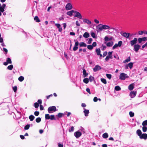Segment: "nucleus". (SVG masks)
<instances>
[{"mask_svg": "<svg viewBox=\"0 0 147 147\" xmlns=\"http://www.w3.org/2000/svg\"><path fill=\"white\" fill-rule=\"evenodd\" d=\"M131 59L130 57H128L127 59L124 60L123 63H126L130 61Z\"/></svg>", "mask_w": 147, "mask_h": 147, "instance_id": "nucleus-25", "label": "nucleus"}, {"mask_svg": "<svg viewBox=\"0 0 147 147\" xmlns=\"http://www.w3.org/2000/svg\"><path fill=\"white\" fill-rule=\"evenodd\" d=\"M113 44V41H111L108 42L107 43L106 45L108 47H111Z\"/></svg>", "mask_w": 147, "mask_h": 147, "instance_id": "nucleus-23", "label": "nucleus"}, {"mask_svg": "<svg viewBox=\"0 0 147 147\" xmlns=\"http://www.w3.org/2000/svg\"><path fill=\"white\" fill-rule=\"evenodd\" d=\"M34 118V116L32 115H31L29 117V119L30 120V121H33Z\"/></svg>", "mask_w": 147, "mask_h": 147, "instance_id": "nucleus-28", "label": "nucleus"}, {"mask_svg": "<svg viewBox=\"0 0 147 147\" xmlns=\"http://www.w3.org/2000/svg\"><path fill=\"white\" fill-rule=\"evenodd\" d=\"M147 129V127H146L143 126L142 127L143 131L144 132H145L146 131Z\"/></svg>", "mask_w": 147, "mask_h": 147, "instance_id": "nucleus-49", "label": "nucleus"}, {"mask_svg": "<svg viewBox=\"0 0 147 147\" xmlns=\"http://www.w3.org/2000/svg\"><path fill=\"white\" fill-rule=\"evenodd\" d=\"M96 52L98 55H99L100 54V50L99 48L96 49Z\"/></svg>", "mask_w": 147, "mask_h": 147, "instance_id": "nucleus-34", "label": "nucleus"}, {"mask_svg": "<svg viewBox=\"0 0 147 147\" xmlns=\"http://www.w3.org/2000/svg\"><path fill=\"white\" fill-rule=\"evenodd\" d=\"M74 41L75 42V44L74 45L76 46H78L79 45L78 41L76 40H74Z\"/></svg>", "mask_w": 147, "mask_h": 147, "instance_id": "nucleus-43", "label": "nucleus"}, {"mask_svg": "<svg viewBox=\"0 0 147 147\" xmlns=\"http://www.w3.org/2000/svg\"><path fill=\"white\" fill-rule=\"evenodd\" d=\"M123 44V42L122 41H119L118 43H116L113 47L112 49L113 50L115 49L116 48L118 47H121Z\"/></svg>", "mask_w": 147, "mask_h": 147, "instance_id": "nucleus-4", "label": "nucleus"}, {"mask_svg": "<svg viewBox=\"0 0 147 147\" xmlns=\"http://www.w3.org/2000/svg\"><path fill=\"white\" fill-rule=\"evenodd\" d=\"M86 90L87 91V92H88V93H89L90 94H91L90 90L89 88H86Z\"/></svg>", "mask_w": 147, "mask_h": 147, "instance_id": "nucleus-61", "label": "nucleus"}, {"mask_svg": "<svg viewBox=\"0 0 147 147\" xmlns=\"http://www.w3.org/2000/svg\"><path fill=\"white\" fill-rule=\"evenodd\" d=\"M140 47V46L138 44H136L134 45V50L136 52L138 51Z\"/></svg>", "mask_w": 147, "mask_h": 147, "instance_id": "nucleus-7", "label": "nucleus"}, {"mask_svg": "<svg viewBox=\"0 0 147 147\" xmlns=\"http://www.w3.org/2000/svg\"><path fill=\"white\" fill-rule=\"evenodd\" d=\"M39 104L37 102H36L34 104V107L35 108H38L39 107Z\"/></svg>", "mask_w": 147, "mask_h": 147, "instance_id": "nucleus-46", "label": "nucleus"}, {"mask_svg": "<svg viewBox=\"0 0 147 147\" xmlns=\"http://www.w3.org/2000/svg\"><path fill=\"white\" fill-rule=\"evenodd\" d=\"M101 69V67L99 65H97L93 68V71L95 72L100 70Z\"/></svg>", "mask_w": 147, "mask_h": 147, "instance_id": "nucleus-9", "label": "nucleus"}, {"mask_svg": "<svg viewBox=\"0 0 147 147\" xmlns=\"http://www.w3.org/2000/svg\"><path fill=\"white\" fill-rule=\"evenodd\" d=\"M75 13H76V15L75 16V17L79 18L80 19L82 18V16L80 13L76 11H75Z\"/></svg>", "mask_w": 147, "mask_h": 147, "instance_id": "nucleus-12", "label": "nucleus"}, {"mask_svg": "<svg viewBox=\"0 0 147 147\" xmlns=\"http://www.w3.org/2000/svg\"><path fill=\"white\" fill-rule=\"evenodd\" d=\"M115 89L116 91H118L120 90L121 89V88L119 86H115Z\"/></svg>", "mask_w": 147, "mask_h": 147, "instance_id": "nucleus-35", "label": "nucleus"}, {"mask_svg": "<svg viewBox=\"0 0 147 147\" xmlns=\"http://www.w3.org/2000/svg\"><path fill=\"white\" fill-rule=\"evenodd\" d=\"M83 21L84 22L87 24L88 25H90L91 24V22L90 21L87 19H84Z\"/></svg>", "mask_w": 147, "mask_h": 147, "instance_id": "nucleus-17", "label": "nucleus"}, {"mask_svg": "<svg viewBox=\"0 0 147 147\" xmlns=\"http://www.w3.org/2000/svg\"><path fill=\"white\" fill-rule=\"evenodd\" d=\"M96 28L97 31L98 32L101 31L103 29H109L115 30V29L114 28L112 27L110 28L109 26L106 25H102L101 24H99L96 26Z\"/></svg>", "mask_w": 147, "mask_h": 147, "instance_id": "nucleus-1", "label": "nucleus"}, {"mask_svg": "<svg viewBox=\"0 0 147 147\" xmlns=\"http://www.w3.org/2000/svg\"><path fill=\"white\" fill-rule=\"evenodd\" d=\"M82 134V133L79 131H76L74 133V135L77 138H79L81 136Z\"/></svg>", "mask_w": 147, "mask_h": 147, "instance_id": "nucleus-5", "label": "nucleus"}, {"mask_svg": "<svg viewBox=\"0 0 147 147\" xmlns=\"http://www.w3.org/2000/svg\"><path fill=\"white\" fill-rule=\"evenodd\" d=\"M50 115L49 114H46L45 115V119L46 120L50 119Z\"/></svg>", "mask_w": 147, "mask_h": 147, "instance_id": "nucleus-30", "label": "nucleus"}, {"mask_svg": "<svg viewBox=\"0 0 147 147\" xmlns=\"http://www.w3.org/2000/svg\"><path fill=\"white\" fill-rule=\"evenodd\" d=\"M113 58L112 55H108L105 58V62H107L109 59H112Z\"/></svg>", "mask_w": 147, "mask_h": 147, "instance_id": "nucleus-18", "label": "nucleus"}, {"mask_svg": "<svg viewBox=\"0 0 147 147\" xmlns=\"http://www.w3.org/2000/svg\"><path fill=\"white\" fill-rule=\"evenodd\" d=\"M24 79V77L22 76H20L18 79V80L20 82H22L23 81Z\"/></svg>", "mask_w": 147, "mask_h": 147, "instance_id": "nucleus-36", "label": "nucleus"}, {"mask_svg": "<svg viewBox=\"0 0 147 147\" xmlns=\"http://www.w3.org/2000/svg\"><path fill=\"white\" fill-rule=\"evenodd\" d=\"M50 119L51 120H55L56 119L55 117V115H50Z\"/></svg>", "mask_w": 147, "mask_h": 147, "instance_id": "nucleus-42", "label": "nucleus"}, {"mask_svg": "<svg viewBox=\"0 0 147 147\" xmlns=\"http://www.w3.org/2000/svg\"><path fill=\"white\" fill-rule=\"evenodd\" d=\"M72 6L71 3H67L65 6V9L67 10H69L71 9Z\"/></svg>", "mask_w": 147, "mask_h": 147, "instance_id": "nucleus-11", "label": "nucleus"}, {"mask_svg": "<svg viewBox=\"0 0 147 147\" xmlns=\"http://www.w3.org/2000/svg\"><path fill=\"white\" fill-rule=\"evenodd\" d=\"M30 127V124H28L25 125L24 127V129L25 130H28V129Z\"/></svg>", "mask_w": 147, "mask_h": 147, "instance_id": "nucleus-41", "label": "nucleus"}, {"mask_svg": "<svg viewBox=\"0 0 147 147\" xmlns=\"http://www.w3.org/2000/svg\"><path fill=\"white\" fill-rule=\"evenodd\" d=\"M41 121L40 118L38 117L36 119V121L37 123H39Z\"/></svg>", "mask_w": 147, "mask_h": 147, "instance_id": "nucleus-45", "label": "nucleus"}, {"mask_svg": "<svg viewBox=\"0 0 147 147\" xmlns=\"http://www.w3.org/2000/svg\"><path fill=\"white\" fill-rule=\"evenodd\" d=\"M84 111L83 112L84 113L85 116L86 117L88 116V114L89 113V110H88L84 108Z\"/></svg>", "mask_w": 147, "mask_h": 147, "instance_id": "nucleus-16", "label": "nucleus"}, {"mask_svg": "<svg viewBox=\"0 0 147 147\" xmlns=\"http://www.w3.org/2000/svg\"><path fill=\"white\" fill-rule=\"evenodd\" d=\"M83 36L85 38H87L90 36L89 34L87 32H85L83 35Z\"/></svg>", "mask_w": 147, "mask_h": 147, "instance_id": "nucleus-20", "label": "nucleus"}, {"mask_svg": "<svg viewBox=\"0 0 147 147\" xmlns=\"http://www.w3.org/2000/svg\"><path fill=\"white\" fill-rule=\"evenodd\" d=\"M133 34H130L129 33H126L125 32H124L122 34V36L127 38H128L129 36H133Z\"/></svg>", "mask_w": 147, "mask_h": 147, "instance_id": "nucleus-8", "label": "nucleus"}, {"mask_svg": "<svg viewBox=\"0 0 147 147\" xmlns=\"http://www.w3.org/2000/svg\"><path fill=\"white\" fill-rule=\"evenodd\" d=\"M136 133L137 135L139 136L142 134L141 131L139 129L137 130Z\"/></svg>", "mask_w": 147, "mask_h": 147, "instance_id": "nucleus-29", "label": "nucleus"}, {"mask_svg": "<svg viewBox=\"0 0 147 147\" xmlns=\"http://www.w3.org/2000/svg\"><path fill=\"white\" fill-rule=\"evenodd\" d=\"M87 48L89 50H92L93 48V46L92 45H88L87 46Z\"/></svg>", "mask_w": 147, "mask_h": 147, "instance_id": "nucleus-48", "label": "nucleus"}, {"mask_svg": "<svg viewBox=\"0 0 147 147\" xmlns=\"http://www.w3.org/2000/svg\"><path fill=\"white\" fill-rule=\"evenodd\" d=\"M56 107L55 106L49 107L48 109V111L49 113H51L56 111Z\"/></svg>", "mask_w": 147, "mask_h": 147, "instance_id": "nucleus-2", "label": "nucleus"}, {"mask_svg": "<svg viewBox=\"0 0 147 147\" xmlns=\"http://www.w3.org/2000/svg\"><path fill=\"white\" fill-rule=\"evenodd\" d=\"M91 36L93 38H95V34L93 32H91Z\"/></svg>", "mask_w": 147, "mask_h": 147, "instance_id": "nucleus-54", "label": "nucleus"}, {"mask_svg": "<svg viewBox=\"0 0 147 147\" xmlns=\"http://www.w3.org/2000/svg\"><path fill=\"white\" fill-rule=\"evenodd\" d=\"M142 125L143 126L147 125V120L144 121L142 123Z\"/></svg>", "mask_w": 147, "mask_h": 147, "instance_id": "nucleus-40", "label": "nucleus"}, {"mask_svg": "<svg viewBox=\"0 0 147 147\" xmlns=\"http://www.w3.org/2000/svg\"><path fill=\"white\" fill-rule=\"evenodd\" d=\"M11 63L12 61L11 59L8 57L7 58L6 62H4L3 64L5 65H7L8 63L11 64Z\"/></svg>", "mask_w": 147, "mask_h": 147, "instance_id": "nucleus-10", "label": "nucleus"}, {"mask_svg": "<svg viewBox=\"0 0 147 147\" xmlns=\"http://www.w3.org/2000/svg\"><path fill=\"white\" fill-rule=\"evenodd\" d=\"M13 90L14 92H16L17 90V87L16 86H14L13 87Z\"/></svg>", "mask_w": 147, "mask_h": 147, "instance_id": "nucleus-57", "label": "nucleus"}, {"mask_svg": "<svg viewBox=\"0 0 147 147\" xmlns=\"http://www.w3.org/2000/svg\"><path fill=\"white\" fill-rule=\"evenodd\" d=\"M94 77L90 76L89 78V80L90 82H92L93 81V80H94Z\"/></svg>", "mask_w": 147, "mask_h": 147, "instance_id": "nucleus-44", "label": "nucleus"}, {"mask_svg": "<svg viewBox=\"0 0 147 147\" xmlns=\"http://www.w3.org/2000/svg\"><path fill=\"white\" fill-rule=\"evenodd\" d=\"M138 42L139 43H141L142 42V41H143L142 38H138Z\"/></svg>", "mask_w": 147, "mask_h": 147, "instance_id": "nucleus-60", "label": "nucleus"}, {"mask_svg": "<svg viewBox=\"0 0 147 147\" xmlns=\"http://www.w3.org/2000/svg\"><path fill=\"white\" fill-rule=\"evenodd\" d=\"M109 38L107 36H106L104 38V40L106 41L107 42L109 41Z\"/></svg>", "mask_w": 147, "mask_h": 147, "instance_id": "nucleus-53", "label": "nucleus"}, {"mask_svg": "<svg viewBox=\"0 0 147 147\" xmlns=\"http://www.w3.org/2000/svg\"><path fill=\"white\" fill-rule=\"evenodd\" d=\"M129 115L130 117H132L134 116V113L132 111H130L129 112Z\"/></svg>", "mask_w": 147, "mask_h": 147, "instance_id": "nucleus-47", "label": "nucleus"}, {"mask_svg": "<svg viewBox=\"0 0 147 147\" xmlns=\"http://www.w3.org/2000/svg\"><path fill=\"white\" fill-rule=\"evenodd\" d=\"M83 82L86 84H87L89 82V79L88 78H85L83 80Z\"/></svg>", "mask_w": 147, "mask_h": 147, "instance_id": "nucleus-38", "label": "nucleus"}, {"mask_svg": "<svg viewBox=\"0 0 147 147\" xmlns=\"http://www.w3.org/2000/svg\"><path fill=\"white\" fill-rule=\"evenodd\" d=\"M134 83L131 84H130L129 85L128 87V89L130 90H132L134 88Z\"/></svg>", "mask_w": 147, "mask_h": 147, "instance_id": "nucleus-19", "label": "nucleus"}, {"mask_svg": "<svg viewBox=\"0 0 147 147\" xmlns=\"http://www.w3.org/2000/svg\"><path fill=\"white\" fill-rule=\"evenodd\" d=\"M3 51L4 52V54H6L7 53L8 51L7 49L3 48Z\"/></svg>", "mask_w": 147, "mask_h": 147, "instance_id": "nucleus-51", "label": "nucleus"}, {"mask_svg": "<svg viewBox=\"0 0 147 147\" xmlns=\"http://www.w3.org/2000/svg\"><path fill=\"white\" fill-rule=\"evenodd\" d=\"M127 65H128V67H129V68L131 69L132 68L133 66V63L132 62H130Z\"/></svg>", "mask_w": 147, "mask_h": 147, "instance_id": "nucleus-32", "label": "nucleus"}, {"mask_svg": "<svg viewBox=\"0 0 147 147\" xmlns=\"http://www.w3.org/2000/svg\"><path fill=\"white\" fill-rule=\"evenodd\" d=\"M75 11L74 10H72L69 11H68L67 14V15L71 16L72 15V14L73 13H75Z\"/></svg>", "mask_w": 147, "mask_h": 147, "instance_id": "nucleus-21", "label": "nucleus"}, {"mask_svg": "<svg viewBox=\"0 0 147 147\" xmlns=\"http://www.w3.org/2000/svg\"><path fill=\"white\" fill-rule=\"evenodd\" d=\"M55 25L58 28L59 31L61 32L62 30V29L61 27V25L59 24H55Z\"/></svg>", "mask_w": 147, "mask_h": 147, "instance_id": "nucleus-15", "label": "nucleus"}, {"mask_svg": "<svg viewBox=\"0 0 147 147\" xmlns=\"http://www.w3.org/2000/svg\"><path fill=\"white\" fill-rule=\"evenodd\" d=\"M79 46L80 47H86V44L83 42H80L79 43Z\"/></svg>", "mask_w": 147, "mask_h": 147, "instance_id": "nucleus-22", "label": "nucleus"}, {"mask_svg": "<svg viewBox=\"0 0 147 147\" xmlns=\"http://www.w3.org/2000/svg\"><path fill=\"white\" fill-rule=\"evenodd\" d=\"M4 8L2 7L1 6L0 7V11L2 12H3L4 11Z\"/></svg>", "mask_w": 147, "mask_h": 147, "instance_id": "nucleus-62", "label": "nucleus"}, {"mask_svg": "<svg viewBox=\"0 0 147 147\" xmlns=\"http://www.w3.org/2000/svg\"><path fill=\"white\" fill-rule=\"evenodd\" d=\"M39 105H41L42 103V100L41 99H38L37 101Z\"/></svg>", "mask_w": 147, "mask_h": 147, "instance_id": "nucleus-64", "label": "nucleus"}, {"mask_svg": "<svg viewBox=\"0 0 147 147\" xmlns=\"http://www.w3.org/2000/svg\"><path fill=\"white\" fill-rule=\"evenodd\" d=\"M146 31L145 30L140 31L138 32V34L140 35H142L143 33L146 34Z\"/></svg>", "mask_w": 147, "mask_h": 147, "instance_id": "nucleus-33", "label": "nucleus"}, {"mask_svg": "<svg viewBox=\"0 0 147 147\" xmlns=\"http://www.w3.org/2000/svg\"><path fill=\"white\" fill-rule=\"evenodd\" d=\"M100 80L104 84H107V81L105 79L101 78L100 79Z\"/></svg>", "mask_w": 147, "mask_h": 147, "instance_id": "nucleus-37", "label": "nucleus"}, {"mask_svg": "<svg viewBox=\"0 0 147 147\" xmlns=\"http://www.w3.org/2000/svg\"><path fill=\"white\" fill-rule=\"evenodd\" d=\"M92 40V39L91 38H90L88 39V44H90Z\"/></svg>", "mask_w": 147, "mask_h": 147, "instance_id": "nucleus-52", "label": "nucleus"}, {"mask_svg": "<svg viewBox=\"0 0 147 147\" xmlns=\"http://www.w3.org/2000/svg\"><path fill=\"white\" fill-rule=\"evenodd\" d=\"M83 76L85 78L86 77L88 76V73H87L86 70L85 69H83Z\"/></svg>", "mask_w": 147, "mask_h": 147, "instance_id": "nucleus-24", "label": "nucleus"}, {"mask_svg": "<svg viewBox=\"0 0 147 147\" xmlns=\"http://www.w3.org/2000/svg\"><path fill=\"white\" fill-rule=\"evenodd\" d=\"M140 139L146 140L147 139V134L145 133L142 134L140 136Z\"/></svg>", "mask_w": 147, "mask_h": 147, "instance_id": "nucleus-6", "label": "nucleus"}, {"mask_svg": "<svg viewBox=\"0 0 147 147\" xmlns=\"http://www.w3.org/2000/svg\"><path fill=\"white\" fill-rule=\"evenodd\" d=\"M107 51H105L103 53L102 55V56L103 57H104L106 56L107 55Z\"/></svg>", "mask_w": 147, "mask_h": 147, "instance_id": "nucleus-56", "label": "nucleus"}, {"mask_svg": "<svg viewBox=\"0 0 147 147\" xmlns=\"http://www.w3.org/2000/svg\"><path fill=\"white\" fill-rule=\"evenodd\" d=\"M106 76L109 79H110L111 78L112 76L111 74H107Z\"/></svg>", "mask_w": 147, "mask_h": 147, "instance_id": "nucleus-50", "label": "nucleus"}, {"mask_svg": "<svg viewBox=\"0 0 147 147\" xmlns=\"http://www.w3.org/2000/svg\"><path fill=\"white\" fill-rule=\"evenodd\" d=\"M80 130L81 132H83L84 133H85V131H84L85 130H84V129L83 127H81L80 129Z\"/></svg>", "mask_w": 147, "mask_h": 147, "instance_id": "nucleus-55", "label": "nucleus"}, {"mask_svg": "<svg viewBox=\"0 0 147 147\" xmlns=\"http://www.w3.org/2000/svg\"><path fill=\"white\" fill-rule=\"evenodd\" d=\"M13 68V66L12 65H11L9 66H8L7 68V69L10 70H11Z\"/></svg>", "mask_w": 147, "mask_h": 147, "instance_id": "nucleus-31", "label": "nucleus"}, {"mask_svg": "<svg viewBox=\"0 0 147 147\" xmlns=\"http://www.w3.org/2000/svg\"><path fill=\"white\" fill-rule=\"evenodd\" d=\"M39 114V112L38 111H35L34 113V114L36 116H38Z\"/></svg>", "mask_w": 147, "mask_h": 147, "instance_id": "nucleus-59", "label": "nucleus"}, {"mask_svg": "<svg viewBox=\"0 0 147 147\" xmlns=\"http://www.w3.org/2000/svg\"><path fill=\"white\" fill-rule=\"evenodd\" d=\"M137 38H134L133 40L130 41V43L131 46H132L134 44H136L137 41Z\"/></svg>", "mask_w": 147, "mask_h": 147, "instance_id": "nucleus-13", "label": "nucleus"}, {"mask_svg": "<svg viewBox=\"0 0 147 147\" xmlns=\"http://www.w3.org/2000/svg\"><path fill=\"white\" fill-rule=\"evenodd\" d=\"M127 75L123 73L121 74L119 76V79L121 80H124L126 78H128Z\"/></svg>", "mask_w": 147, "mask_h": 147, "instance_id": "nucleus-3", "label": "nucleus"}, {"mask_svg": "<svg viewBox=\"0 0 147 147\" xmlns=\"http://www.w3.org/2000/svg\"><path fill=\"white\" fill-rule=\"evenodd\" d=\"M74 127L72 126L69 129V132H71L74 131Z\"/></svg>", "mask_w": 147, "mask_h": 147, "instance_id": "nucleus-39", "label": "nucleus"}, {"mask_svg": "<svg viewBox=\"0 0 147 147\" xmlns=\"http://www.w3.org/2000/svg\"><path fill=\"white\" fill-rule=\"evenodd\" d=\"M78 49V46H76L74 45V47L73 48V50L74 51H75L77 50Z\"/></svg>", "mask_w": 147, "mask_h": 147, "instance_id": "nucleus-58", "label": "nucleus"}, {"mask_svg": "<svg viewBox=\"0 0 147 147\" xmlns=\"http://www.w3.org/2000/svg\"><path fill=\"white\" fill-rule=\"evenodd\" d=\"M34 19L36 22H40V20L37 16H35L34 18Z\"/></svg>", "mask_w": 147, "mask_h": 147, "instance_id": "nucleus-27", "label": "nucleus"}, {"mask_svg": "<svg viewBox=\"0 0 147 147\" xmlns=\"http://www.w3.org/2000/svg\"><path fill=\"white\" fill-rule=\"evenodd\" d=\"M108 134L107 133H105L102 135V137L104 138H107L108 137Z\"/></svg>", "mask_w": 147, "mask_h": 147, "instance_id": "nucleus-26", "label": "nucleus"}, {"mask_svg": "<svg viewBox=\"0 0 147 147\" xmlns=\"http://www.w3.org/2000/svg\"><path fill=\"white\" fill-rule=\"evenodd\" d=\"M63 114L61 113H59L58 114L57 116L59 117H61L62 116Z\"/></svg>", "mask_w": 147, "mask_h": 147, "instance_id": "nucleus-63", "label": "nucleus"}, {"mask_svg": "<svg viewBox=\"0 0 147 147\" xmlns=\"http://www.w3.org/2000/svg\"><path fill=\"white\" fill-rule=\"evenodd\" d=\"M136 94V91H132L130 92V95L131 98H133L135 97Z\"/></svg>", "mask_w": 147, "mask_h": 147, "instance_id": "nucleus-14", "label": "nucleus"}]
</instances>
